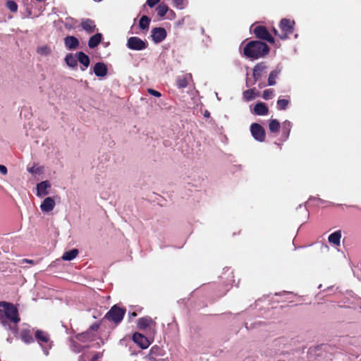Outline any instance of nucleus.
Masks as SVG:
<instances>
[{
	"label": "nucleus",
	"instance_id": "f257e3e1",
	"mask_svg": "<svg viewBox=\"0 0 361 361\" xmlns=\"http://www.w3.org/2000/svg\"><path fill=\"white\" fill-rule=\"evenodd\" d=\"M269 51V49L265 43L259 41H251L244 47L243 54L247 58L257 59L267 54Z\"/></svg>",
	"mask_w": 361,
	"mask_h": 361
},
{
	"label": "nucleus",
	"instance_id": "f03ea898",
	"mask_svg": "<svg viewBox=\"0 0 361 361\" xmlns=\"http://www.w3.org/2000/svg\"><path fill=\"white\" fill-rule=\"evenodd\" d=\"M0 307L4 308V311L0 310V313L2 314L4 312L5 317L11 322L18 324L20 321L18 309L13 304L5 301H1Z\"/></svg>",
	"mask_w": 361,
	"mask_h": 361
},
{
	"label": "nucleus",
	"instance_id": "7ed1b4c3",
	"mask_svg": "<svg viewBox=\"0 0 361 361\" xmlns=\"http://www.w3.org/2000/svg\"><path fill=\"white\" fill-rule=\"evenodd\" d=\"M126 314V309L118 307L117 305H113L106 313L104 319L118 325L123 319Z\"/></svg>",
	"mask_w": 361,
	"mask_h": 361
},
{
	"label": "nucleus",
	"instance_id": "20e7f679",
	"mask_svg": "<svg viewBox=\"0 0 361 361\" xmlns=\"http://www.w3.org/2000/svg\"><path fill=\"white\" fill-rule=\"evenodd\" d=\"M35 338L43 348H51L52 342L47 332L38 329L35 334Z\"/></svg>",
	"mask_w": 361,
	"mask_h": 361
},
{
	"label": "nucleus",
	"instance_id": "39448f33",
	"mask_svg": "<svg viewBox=\"0 0 361 361\" xmlns=\"http://www.w3.org/2000/svg\"><path fill=\"white\" fill-rule=\"evenodd\" d=\"M295 22L289 19L283 18L281 20L280 27L282 31V34L279 35L281 39H285L288 37V35L293 32V25Z\"/></svg>",
	"mask_w": 361,
	"mask_h": 361
},
{
	"label": "nucleus",
	"instance_id": "423d86ee",
	"mask_svg": "<svg viewBox=\"0 0 361 361\" xmlns=\"http://www.w3.org/2000/svg\"><path fill=\"white\" fill-rule=\"evenodd\" d=\"M132 339L142 349H147L151 344L149 339L139 332L134 333Z\"/></svg>",
	"mask_w": 361,
	"mask_h": 361
},
{
	"label": "nucleus",
	"instance_id": "0eeeda50",
	"mask_svg": "<svg viewBox=\"0 0 361 361\" xmlns=\"http://www.w3.org/2000/svg\"><path fill=\"white\" fill-rule=\"evenodd\" d=\"M254 33L257 37L264 39L269 43H274V39L271 36L268 30L264 26H257L254 29Z\"/></svg>",
	"mask_w": 361,
	"mask_h": 361
},
{
	"label": "nucleus",
	"instance_id": "6e6552de",
	"mask_svg": "<svg viewBox=\"0 0 361 361\" xmlns=\"http://www.w3.org/2000/svg\"><path fill=\"white\" fill-rule=\"evenodd\" d=\"M250 131L253 137L259 142H262L265 138V133L264 128L257 123H252L250 126Z\"/></svg>",
	"mask_w": 361,
	"mask_h": 361
},
{
	"label": "nucleus",
	"instance_id": "1a4fd4ad",
	"mask_svg": "<svg viewBox=\"0 0 361 361\" xmlns=\"http://www.w3.org/2000/svg\"><path fill=\"white\" fill-rule=\"evenodd\" d=\"M127 45L129 49L133 50H142L146 47L145 42L137 37H130L128 39Z\"/></svg>",
	"mask_w": 361,
	"mask_h": 361
},
{
	"label": "nucleus",
	"instance_id": "9d476101",
	"mask_svg": "<svg viewBox=\"0 0 361 361\" xmlns=\"http://www.w3.org/2000/svg\"><path fill=\"white\" fill-rule=\"evenodd\" d=\"M166 16V18L173 20L176 17L175 12L170 9L167 5L164 3L159 4V17Z\"/></svg>",
	"mask_w": 361,
	"mask_h": 361
},
{
	"label": "nucleus",
	"instance_id": "9b49d317",
	"mask_svg": "<svg viewBox=\"0 0 361 361\" xmlns=\"http://www.w3.org/2000/svg\"><path fill=\"white\" fill-rule=\"evenodd\" d=\"M80 26L87 33L91 34L95 31L96 25L93 20L90 18H83L81 20Z\"/></svg>",
	"mask_w": 361,
	"mask_h": 361
},
{
	"label": "nucleus",
	"instance_id": "f8f14e48",
	"mask_svg": "<svg viewBox=\"0 0 361 361\" xmlns=\"http://www.w3.org/2000/svg\"><path fill=\"white\" fill-rule=\"evenodd\" d=\"M93 71L97 77L103 78L108 73V68L106 65L103 62H97L93 67Z\"/></svg>",
	"mask_w": 361,
	"mask_h": 361
},
{
	"label": "nucleus",
	"instance_id": "ddd939ff",
	"mask_svg": "<svg viewBox=\"0 0 361 361\" xmlns=\"http://www.w3.org/2000/svg\"><path fill=\"white\" fill-rule=\"evenodd\" d=\"M55 207V201L51 197H46L40 205V209L43 212H49Z\"/></svg>",
	"mask_w": 361,
	"mask_h": 361
},
{
	"label": "nucleus",
	"instance_id": "4468645a",
	"mask_svg": "<svg viewBox=\"0 0 361 361\" xmlns=\"http://www.w3.org/2000/svg\"><path fill=\"white\" fill-rule=\"evenodd\" d=\"M66 47L69 50L75 49L79 46V40L74 36H67L64 38Z\"/></svg>",
	"mask_w": 361,
	"mask_h": 361
},
{
	"label": "nucleus",
	"instance_id": "2eb2a0df",
	"mask_svg": "<svg viewBox=\"0 0 361 361\" xmlns=\"http://www.w3.org/2000/svg\"><path fill=\"white\" fill-rule=\"evenodd\" d=\"M51 187L48 180L42 181L37 185V195L41 197L49 194L48 188Z\"/></svg>",
	"mask_w": 361,
	"mask_h": 361
},
{
	"label": "nucleus",
	"instance_id": "dca6fc26",
	"mask_svg": "<svg viewBox=\"0 0 361 361\" xmlns=\"http://www.w3.org/2000/svg\"><path fill=\"white\" fill-rule=\"evenodd\" d=\"M20 336L21 340L25 343L30 344L34 342L32 334L29 329H23L20 331Z\"/></svg>",
	"mask_w": 361,
	"mask_h": 361
},
{
	"label": "nucleus",
	"instance_id": "f3484780",
	"mask_svg": "<svg viewBox=\"0 0 361 361\" xmlns=\"http://www.w3.org/2000/svg\"><path fill=\"white\" fill-rule=\"evenodd\" d=\"M77 60L83 65L84 68H82V71H85L90 65V60L89 56L82 51L77 53Z\"/></svg>",
	"mask_w": 361,
	"mask_h": 361
},
{
	"label": "nucleus",
	"instance_id": "a211bd4d",
	"mask_svg": "<svg viewBox=\"0 0 361 361\" xmlns=\"http://www.w3.org/2000/svg\"><path fill=\"white\" fill-rule=\"evenodd\" d=\"M342 237L341 231L340 230L336 231L334 232L333 233L330 234L328 240L330 243L339 246L341 244V239Z\"/></svg>",
	"mask_w": 361,
	"mask_h": 361
},
{
	"label": "nucleus",
	"instance_id": "6ab92c4d",
	"mask_svg": "<svg viewBox=\"0 0 361 361\" xmlns=\"http://www.w3.org/2000/svg\"><path fill=\"white\" fill-rule=\"evenodd\" d=\"M153 321L149 317H144L142 318H140L137 320V328L139 329H145L146 328L150 326V325L152 324Z\"/></svg>",
	"mask_w": 361,
	"mask_h": 361
},
{
	"label": "nucleus",
	"instance_id": "aec40b11",
	"mask_svg": "<svg viewBox=\"0 0 361 361\" xmlns=\"http://www.w3.org/2000/svg\"><path fill=\"white\" fill-rule=\"evenodd\" d=\"M102 39V35L101 33H97L92 36L88 41V46L90 49L95 48L97 47Z\"/></svg>",
	"mask_w": 361,
	"mask_h": 361
},
{
	"label": "nucleus",
	"instance_id": "412c9836",
	"mask_svg": "<svg viewBox=\"0 0 361 361\" xmlns=\"http://www.w3.org/2000/svg\"><path fill=\"white\" fill-rule=\"evenodd\" d=\"M95 335L92 334L90 331H86L81 334H78L75 336V338L78 341L81 342H86L89 341H92Z\"/></svg>",
	"mask_w": 361,
	"mask_h": 361
},
{
	"label": "nucleus",
	"instance_id": "4be33fe9",
	"mask_svg": "<svg viewBox=\"0 0 361 361\" xmlns=\"http://www.w3.org/2000/svg\"><path fill=\"white\" fill-rule=\"evenodd\" d=\"M266 69V66L263 63H258L253 68V78L255 80H258L262 75Z\"/></svg>",
	"mask_w": 361,
	"mask_h": 361
},
{
	"label": "nucleus",
	"instance_id": "5701e85b",
	"mask_svg": "<svg viewBox=\"0 0 361 361\" xmlns=\"http://www.w3.org/2000/svg\"><path fill=\"white\" fill-rule=\"evenodd\" d=\"M268 111V107L262 102L257 103L254 108V113L259 116L267 115Z\"/></svg>",
	"mask_w": 361,
	"mask_h": 361
},
{
	"label": "nucleus",
	"instance_id": "b1692460",
	"mask_svg": "<svg viewBox=\"0 0 361 361\" xmlns=\"http://www.w3.org/2000/svg\"><path fill=\"white\" fill-rule=\"evenodd\" d=\"M191 78V75H182L177 78L176 83L178 88H184L188 85V80Z\"/></svg>",
	"mask_w": 361,
	"mask_h": 361
},
{
	"label": "nucleus",
	"instance_id": "393cba45",
	"mask_svg": "<svg viewBox=\"0 0 361 361\" xmlns=\"http://www.w3.org/2000/svg\"><path fill=\"white\" fill-rule=\"evenodd\" d=\"M259 94V92H257L255 88L250 89L243 92V99L247 102L251 101L258 97Z\"/></svg>",
	"mask_w": 361,
	"mask_h": 361
},
{
	"label": "nucleus",
	"instance_id": "a878e982",
	"mask_svg": "<svg viewBox=\"0 0 361 361\" xmlns=\"http://www.w3.org/2000/svg\"><path fill=\"white\" fill-rule=\"evenodd\" d=\"M78 255V250L77 249H72L65 252L62 256V259L66 261H71L75 259Z\"/></svg>",
	"mask_w": 361,
	"mask_h": 361
},
{
	"label": "nucleus",
	"instance_id": "bb28decb",
	"mask_svg": "<svg viewBox=\"0 0 361 361\" xmlns=\"http://www.w3.org/2000/svg\"><path fill=\"white\" fill-rule=\"evenodd\" d=\"M65 61H66V64L69 67H71V68L77 67V65H78L77 57L75 56L73 54H67L65 58Z\"/></svg>",
	"mask_w": 361,
	"mask_h": 361
},
{
	"label": "nucleus",
	"instance_id": "cd10ccee",
	"mask_svg": "<svg viewBox=\"0 0 361 361\" xmlns=\"http://www.w3.org/2000/svg\"><path fill=\"white\" fill-rule=\"evenodd\" d=\"M189 4L188 0H172L173 6L177 9L183 10Z\"/></svg>",
	"mask_w": 361,
	"mask_h": 361
},
{
	"label": "nucleus",
	"instance_id": "c85d7f7f",
	"mask_svg": "<svg viewBox=\"0 0 361 361\" xmlns=\"http://www.w3.org/2000/svg\"><path fill=\"white\" fill-rule=\"evenodd\" d=\"M280 128V123L276 119H271L269 124V130L271 133H278Z\"/></svg>",
	"mask_w": 361,
	"mask_h": 361
},
{
	"label": "nucleus",
	"instance_id": "c756f323",
	"mask_svg": "<svg viewBox=\"0 0 361 361\" xmlns=\"http://www.w3.org/2000/svg\"><path fill=\"white\" fill-rule=\"evenodd\" d=\"M150 23V19L147 16L141 17L139 21V26L142 30L148 29Z\"/></svg>",
	"mask_w": 361,
	"mask_h": 361
},
{
	"label": "nucleus",
	"instance_id": "7c9ffc66",
	"mask_svg": "<svg viewBox=\"0 0 361 361\" xmlns=\"http://www.w3.org/2000/svg\"><path fill=\"white\" fill-rule=\"evenodd\" d=\"M158 354V347L157 345L153 346L148 355V361H157V355Z\"/></svg>",
	"mask_w": 361,
	"mask_h": 361
},
{
	"label": "nucleus",
	"instance_id": "2f4dec72",
	"mask_svg": "<svg viewBox=\"0 0 361 361\" xmlns=\"http://www.w3.org/2000/svg\"><path fill=\"white\" fill-rule=\"evenodd\" d=\"M280 71H271L269 75L268 84L269 85H274L276 84V78H277Z\"/></svg>",
	"mask_w": 361,
	"mask_h": 361
},
{
	"label": "nucleus",
	"instance_id": "473e14b6",
	"mask_svg": "<svg viewBox=\"0 0 361 361\" xmlns=\"http://www.w3.org/2000/svg\"><path fill=\"white\" fill-rule=\"evenodd\" d=\"M282 128L283 134L285 135V138L286 139L288 137L289 133L290 131L291 123L288 121H284L283 123Z\"/></svg>",
	"mask_w": 361,
	"mask_h": 361
},
{
	"label": "nucleus",
	"instance_id": "72a5a7b5",
	"mask_svg": "<svg viewBox=\"0 0 361 361\" xmlns=\"http://www.w3.org/2000/svg\"><path fill=\"white\" fill-rule=\"evenodd\" d=\"M6 7L11 11V12H16L18 11V5L17 4L13 1V0H8L6 1Z\"/></svg>",
	"mask_w": 361,
	"mask_h": 361
},
{
	"label": "nucleus",
	"instance_id": "f704fd0d",
	"mask_svg": "<svg viewBox=\"0 0 361 361\" xmlns=\"http://www.w3.org/2000/svg\"><path fill=\"white\" fill-rule=\"evenodd\" d=\"M289 104V101L285 99H280L277 101V106L279 109L284 110Z\"/></svg>",
	"mask_w": 361,
	"mask_h": 361
},
{
	"label": "nucleus",
	"instance_id": "c9c22d12",
	"mask_svg": "<svg viewBox=\"0 0 361 361\" xmlns=\"http://www.w3.org/2000/svg\"><path fill=\"white\" fill-rule=\"evenodd\" d=\"M274 94V90L271 89L265 90L263 92L262 97L264 99H269L272 97Z\"/></svg>",
	"mask_w": 361,
	"mask_h": 361
},
{
	"label": "nucleus",
	"instance_id": "e433bc0d",
	"mask_svg": "<svg viewBox=\"0 0 361 361\" xmlns=\"http://www.w3.org/2000/svg\"><path fill=\"white\" fill-rule=\"evenodd\" d=\"M37 52L40 54L48 55L50 53V49L47 47H42L37 49Z\"/></svg>",
	"mask_w": 361,
	"mask_h": 361
},
{
	"label": "nucleus",
	"instance_id": "4c0bfd02",
	"mask_svg": "<svg viewBox=\"0 0 361 361\" xmlns=\"http://www.w3.org/2000/svg\"><path fill=\"white\" fill-rule=\"evenodd\" d=\"M71 344L73 349L75 352L79 353L83 349V348L78 345V343L75 341H71Z\"/></svg>",
	"mask_w": 361,
	"mask_h": 361
},
{
	"label": "nucleus",
	"instance_id": "58836bf2",
	"mask_svg": "<svg viewBox=\"0 0 361 361\" xmlns=\"http://www.w3.org/2000/svg\"><path fill=\"white\" fill-rule=\"evenodd\" d=\"M152 37L153 40L157 43L158 42V27H154L152 30Z\"/></svg>",
	"mask_w": 361,
	"mask_h": 361
},
{
	"label": "nucleus",
	"instance_id": "ea45409f",
	"mask_svg": "<svg viewBox=\"0 0 361 361\" xmlns=\"http://www.w3.org/2000/svg\"><path fill=\"white\" fill-rule=\"evenodd\" d=\"M28 171L32 174H37L42 171V169L40 167H36L35 166H33L32 167L28 169Z\"/></svg>",
	"mask_w": 361,
	"mask_h": 361
},
{
	"label": "nucleus",
	"instance_id": "a19ab883",
	"mask_svg": "<svg viewBox=\"0 0 361 361\" xmlns=\"http://www.w3.org/2000/svg\"><path fill=\"white\" fill-rule=\"evenodd\" d=\"M166 37V31L165 29L159 27V42L164 39Z\"/></svg>",
	"mask_w": 361,
	"mask_h": 361
},
{
	"label": "nucleus",
	"instance_id": "79ce46f5",
	"mask_svg": "<svg viewBox=\"0 0 361 361\" xmlns=\"http://www.w3.org/2000/svg\"><path fill=\"white\" fill-rule=\"evenodd\" d=\"M99 328V324L94 323L90 326V328L87 331H90V332H91V331H97Z\"/></svg>",
	"mask_w": 361,
	"mask_h": 361
},
{
	"label": "nucleus",
	"instance_id": "37998d69",
	"mask_svg": "<svg viewBox=\"0 0 361 361\" xmlns=\"http://www.w3.org/2000/svg\"><path fill=\"white\" fill-rule=\"evenodd\" d=\"M256 82H257V80H255V79L254 78H253V79L247 78L246 80V86L247 87H251L253 85H255Z\"/></svg>",
	"mask_w": 361,
	"mask_h": 361
},
{
	"label": "nucleus",
	"instance_id": "c03bdc74",
	"mask_svg": "<svg viewBox=\"0 0 361 361\" xmlns=\"http://www.w3.org/2000/svg\"><path fill=\"white\" fill-rule=\"evenodd\" d=\"M157 4H158V0H147V4L151 8Z\"/></svg>",
	"mask_w": 361,
	"mask_h": 361
},
{
	"label": "nucleus",
	"instance_id": "a18cd8bd",
	"mask_svg": "<svg viewBox=\"0 0 361 361\" xmlns=\"http://www.w3.org/2000/svg\"><path fill=\"white\" fill-rule=\"evenodd\" d=\"M0 173L3 175H6L8 173L7 168L4 165L0 164Z\"/></svg>",
	"mask_w": 361,
	"mask_h": 361
},
{
	"label": "nucleus",
	"instance_id": "49530a36",
	"mask_svg": "<svg viewBox=\"0 0 361 361\" xmlns=\"http://www.w3.org/2000/svg\"><path fill=\"white\" fill-rule=\"evenodd\" d=\"M147 92L155 97H158V91L149 88L147 89Z\"/></svg>",
	"mask_w": 361,
	"mask_h": 361
},
{
	"label": "nucleus",
	"instance_id": "de8ad7c7",
	"mask_svg": "<svg viewBox=\"0 0 361 361\" xmlns=\"http://www.w3.org/2000/svg\"><path fill=\"white\" fill-rule=\"evenodd\" d=\"M65 27L67 28V29H71L72 27L71 26V25H68V23H66L65 24Z\"/></svg>",
	"mask_w": 361,
	"mask_h": 361
},
{
	"label": "nucleus",
	"instance_id": "09e8293b",
	"mask_svg": "<svg viewBox=\"0 0 361 361\" xmlns=\"http://www.w3.org/2000/svg\"><path fill=\"white\" fill-rule=\"evenodd\" d=\"M273 31H274V34H275V35H278V31H277V30H276V29L274 28V29H273Z\"/></svg>",
	"mask_w": 361,
	"mask_h": 361
},
{
	"label": "nucleus",
	"instance_id": "8fccbe9b",
	"mask_svg": "<svg viewBox=\"0 0 361 361\" xmlns=\"http://www.w3.org/2000/svg\"><path fill=\"white\" fill-rule=\"evenodd\" d=\"M209 116V113L208 111H206L204 113V116L208 117Z\"/></svg>",
	"mask_w": 361,
	"mask_h": 361
},
{
	"label": "nucleus",
	"instance_id": "3c124183",
	"mask_svg": "<svg viewBox=\"0 0 361 361\" xmlns=\"http://www.w3.org/2000/svg\"><path fill=\"white\" fill-rule=\"evenodd\" d=\"M25 262H28V263H32V260H30V259H25Z\"/></svg>",
	"mask_w": 361,
	"mask_h": 361
},
{
	"label": "nucleus",
	"instance_id": "603ef678",
	"mask_svg": "<svg viewBox=\"0 0 361 361\" xmlns=\"http://www.w3.org/2000/svg\"><path fill=\"white\" fill-rule=\"evenodd\" d=\"M132 317H136L137 316V313L136 312H133L131 314Z\"/></svg>",
	"mask_w": 361,
	"mask_h": 361
},
{
	"label": "nucleus",
	"instance_id": "864d4df0",
	"mask_svg": "<svg viewBox=\"0 0 361 361\" xmlns=\"http://www.w3.org/2000/svg\"><path fill=\"white\" fill-rule=\"evenodd\" d=\"M183 20H182L181 21H179V22H178V25H182V24H183Z\"/></svg>",
	"mask_w": 361,
	"mask_h": 361
},
{
	"label": "nucleus",
	"instance_id": "5fc2aeb1",
	"mask_svg": "<svg viewBox=\"0 0 361 361\" xmlns=\"http://www.w3.org/2000/svg\"><path fill=\"white\" fill-rule=\"evenodd\" d=\"M259 87H263L264 85L259 84Z\"/></svg>",
	"mask_w": 361,
	"mask_h": 361
},
{
	"label": "nucleus",
	"instance_id": "6e6d98bb",
	"mask_svg": "<svg viewBox=\"0 0 361 361\" xmlns=\"http://www.w3.org/2000/svg\"><path fill=\"white\" fill-rule=\"evenodd\" d=\"M102 0H98V1H101Z\"/></svg>",
	"mask_w": 361,
	"mask_h": 361
}]
</instances>
